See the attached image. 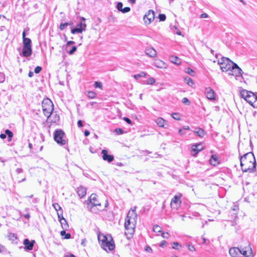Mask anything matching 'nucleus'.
I'll list each match as a JSON object with an SVG mask.
<instances>
[{
	"instance_id": "f257e3e1",
	"label": "nucleus",
	"mask_w": 257,
	"mask_h": 257,
	"mask_svg": "<svg viewBox=\"0 0 257 257\" xmlns=\"http://www.w3.org/2000/svg\"><path fill=\"white\" fill-rule=\"evenodd\" d=\"M241 170L244 172H253L256 168V162L251 152L246 153L240 158Z\"/></svg>"
},
{
	"instance_id": "f03ea898",
	"label": "nucleus",
	"mask_w": 257,
	"mask_h": 257,
	"mask_svg": "<svg viewBox=\"0 0 257 257\" xmlns=\"http://www.w3.org/2000/svg\"><path fill=\"white\" fill-rule=\"evenodd\" d=\"M138 218L137 214L133 211H128L124 223L125 234L128 238H132L135 232V228Z\"/></svg>"
},
{
	"instance_id": "7ed1b4c3",
	"label": "nucleus",
	"mask_w": 257,
	"mask_h": 257,
	"mask_svg": "<svg viewBox=\"0 0 257 257\" xmlns=\"http://www.w3.org/2000/svg\"><path fill=\"white\" fill-rule=\"evenodd\" d=\"M98 240L102 248L105 251H111L114 248V243L112 237L110 235L98 234Z\"/></svg>"
},
{
	"instance_id": "20e7f679",
	"label": "nucleus",
	"mask_w": 257,
	"mask_h": 257,
	"mask_svg": "<svg viewBox=\"0 0 257 257\" xmlns=\"http://www.w3.org/2000/svg\"><path fill=\"white\" fill-rule=\"evenodd\" d=\"M240 96L253 107L257 108V94L243 90L240 92Z\"/></svg>"
},
{
	"instance_id": "39448f33",
	"label": "nucleus",
	"mask_w": 257,
	"mask_h": 257,
	"mask_svg": "<svg viewBox=\"0 0 257 257\" xmlns=\"http://www.w3.org/2000/svg\"><path fill=\"white\" fill-rule=\"evenodd\" d=\"M218 64L220 66L221 70L223 72L229 73V71L233 67L235 64L233 62L231 61L229 59L226 57H222L218 60Z\"/></svg>"
},
{
	"instance_id": "423d86ee",
	"label": "nucleus",
	"mask_w": 257,
	"mask_h": 257,
	"mask_svg": "<svg viewBox=\"0 0 257 257\" xmlns=\"http://www.w3.org/2000/svg\"><path fill=\"white\" fill-rule=\"evenodd\" d=\"M42 110L44 115L49 118L53 111V104L51 100L46 99L42 101Z\"/></svg>"
},
{
	"instance_id": "0eeeda50",
	"label": "nucleus",
	"mask_w": 257,
	"mask_h": 257,
	"mask_svg": "<svg viewBox=\"0 0 257 257\" xmlns=\"http://www.w3.org/2000/svg\"><path fill=\"white\" fill-rule=\"evenodd\" d=\"M64 136L65 133L62 130H56L54 133V139L59 145H64L66 143V141L64 139Z\"/></svg>"
},
{
	"instance_id": "6e6552de",
	"label": "nucleus",
	"mask_w": 257,
	"mask_h": 257,
	"mask_svg": "<svg viewBox=\"0 0 257 257\" xmlns=\"http://www.w3.org/2000/svg\"><path fill=\"white\" fill-rule=\"evenodd\" d=\"M242 73L243 72L241 68L235 63L228 74L229 75L234 76L236 80L241 81L242 78Z\"/></svg>"
},
{
	"instance_id": "1a4fd4ad",
	"label": "nucleus",
	"mask_w": 257,
	"mask_h": 257,
	"mask_svg": "<svg viewBox=\"0 0 257 257\" xmlns=\"http://www.w3.org/2000/svg\"><path fill=\"white\" fill-rule=\"evenodd\" d=\"M81 20L82 21L80 22L79 24L77 25L76 28L71 29V32L72 34H81L83 31H85L86 27V24L85 23V19L83 17H82Z\"/></svg>"
},
{
	"instance_id": "9d476101",
	"label": "nucleus",
	"mask_w": 257,
	"mask_h": 257,
	"mask_svg": "<svg viewBox=\"0 0 257 257\" xmlns=\"http://www.w3.org/2000/svg\"><path fill=\"white\" fill-rule=\"evenodd\" d=\"M89 201L90 203L92 205V207L91 208V211L92 212H95V210H93V207L94 206H100L101 204L97 199V196L95 194H92L89 197Z\"/></svg>"
},
{
	"instance_id": "9b49d317",
	"label": "nucleus",
	"mask_w": 257,
	"mask_h": 257,
	"mask_svg": "<svg viewBox=\"0 0 257 257\" xmlns=\"http://www.w3.org/2000/svg\"><path fill=\"white\" fill-rule=\"evenodd\" d=\"M155 18L154 12L152 10H149L147 14L144 16V20L146 24H150Z\"/></svg>"
},
{
	"instance_id": "f8f14e48",
	"label": "nucleus",
	"mask_w": 257,
	"mask_h": 257,
	"mask_svg": "<svg viewBox=\"0 0 257 257\" xmlns=\"http://www.w3.org/2000/svg\"><path fill=\"white\" fill-rule=\"evenodd\" d=\"M240 254H242L244 257H251L252 256V251L249 245L243 248H240Z\"/></svg>"
},
{
	"instance_id": "ddd939ff",
	"label": "nucleus",
	"mask_w": 257,
	"mask_h": 257,
	"mask_svg": "<svg viewBox=\"0 0 257 257\" xmlns=\"http://www.w3.org/2000/svg\"><path fill=\"white\" fill-rule=\"evenodd\" d=\"M205 94L208 99L210 100H214L215 99V92L210 87H207L205 88Z\"/></svg>"
},
{
	"instance_id": "4468645a",
	"label": "nucleus",
	"mask_w": 257,
	"mask_h": 257,
	"mask_svg": "<svg viewBox=\"0 0 257 257\" xmlns=\"http://www.w3.org/2000/svg\"><path fill=\"white\" fill-rule=\"evenodd\" d=\"M58 217L61 224L62 227L64 230H67L68 227V224L66 220L63 217L62 213L61 214L59 212H57Z\"/></svg>"
},
{
	"instance_id": "2eb2a0df",
	"label": "nucleus",
	"mask_w": 257,
	"mask_h": 257,
	"mask_svg": "<svg viewBox=\"0 0 257 257\" xmlns=\"http://www.w3.org/2000/svg\"><path fill=\"white\" fill-rule=\"evenodd\" d=\"M182 196L181 194H179L178 195H176L174 196V197L172 199L171 202V205L172 208H176L177 207V204L178 203H181V197Z\"/></svg>"
},
{
	"instance_id": "dca6fc26",
	"label": "nucleus",
	"mask_w": 257,
	"mask_h": 257,
	"mask_svg": "<svg viewBox=\"0 0 257 257\" xmlns=\"http://www.w3.org/2000/svg\"><path fill=\"white\" fill-rule=\"evenodd\" d=\"M101 154L102 155V159L103 160L107 161L108 163H110L113 161V156L111 155H108L107 150H102L101 151Z\"/></svg>"
},
{
	"instance_id": "f3484780",
	"label": "nucleus",
	"mask_w": 257,
	"mask_h": 257,
	"mask_svg": "<svg viewBox=\"0 0 257 257\" xmlns=\"http://www.w3.org/2000/svg\"><path fill=\"white\" fill-rule=\"evenodd\" d=\"M145 53L148 56L151 58H154L157 56V52L155 49L151 47L146 48Z\"/></svg>"
},
{
	"instance_id": "a211bd4d",
	"label": "nucleus",
	"mask_w": 257,
	"mask_h": 257,
	"mask_svg": "<svg viewBox=\"0 0 257 257\" xmlns=\"http://www.w3.org/2000/svg\"><path fill=\"white\" fill-rule=\"evenodd\" d=\"M203 149V147L201 144L194 145L192 147V152L194 153L193 156H196L197 153Z\"/></svg>"
},
{
	"instance_id": "6ab92c4d",
	"label": "nucleus",
	"mask_w": 257,
	"mask_h": 257,
	"mask_svg": "<svg viewBox=\"0 0 257 257\" xmlns=\"http://www.w3.org/2000/svg\"><path fill=\"white\" fill-rule=\"evenodd\" d=\"M154 65L156 67L161 69H166L168 67L166 63L160 59L155 60Z\"/></svg>"
},
{
	"instance_id": "aec40b11",
	"label": "nucleus",
	"mask_w": 257,
	"mask_h": 257,
	"mask_svg": "<svg viewBox=\"0 0 257 257\" xmlns=\"http://www.w3.org/2000/svg\"><path fill=\"white\" fill-rule=\"evenodd\" d=\"M229 254L232 257H237L240 253V248L238 247H231L229 250Z\"/></svg>"
},
{
	"instance_id": "412c9836",
	"label": "nucleus",
	"mask_w": 257,
	"mask_h": 257,
	"mask_svg": "<svg viewBox=\"0 0 257 257\" xmlns=\"http://www.w3.org/2000/svg\"><path fill=\"white\" fill-rule=\"evenodd\" d=\"M32 53V47L23 46L22 53L24 57H28L31 55Z\"/></svg>"
},
{
	"instance_id": "4be33fe9",
	"label": "nucleus",
	"mask_w": 257,
	"mask_h": 257,
	"mask_svg": "<svg viewBox=\"0 0 257 257\" xmlns=\"http://www.w3.org/2000/svg\"><path fill=\"white\" fill-rule=\"evenodd\" d=\"M35 241L33 240L31 242L28 239H25L24 241V244L25 245V249L28 250H31L33 249L34 243Z\"/></svg>"
},
{
	"instance_id": "5701e85b",
	"label": "nucleus",
	"mask_w": 257,
	"mask_h": 257,
	"mask_svg": "<svg viewBox=\"0 0 257 257\" xmlns=\"http://www.w3.org/2000/svg\"><path fill=\"white\" fill-rule=\"evenodd\" d=\"M123 4L121 2H118L116 5V9L122 13H126L131 11V9L129 7H125L122 8Z\"/></svg>"
},
{
	"instance_id": "b1692460",
	"label": "nucleus",
	"mask_w": 257,
	"mask_h": 257,
	"mask_svg": "<svg viewBox=\"0 0 257 257\" xmlns=\"http://www.w3.org/2000/svg\"><path fill=\"white\" fill-rule=\"evenodd\" d=\"M77 194L80 198L84 197L86 193V189L83 187L80 186L77 188Z\"/></svg>"
},
{
	"instance_id": "393cba45",
	"label": "nucleus",
	"mask_w": 257,
	"mask_h": 257,
	"mask_svg": "<svg viewBox=\"0 0 257 257\" xmlns=\"http://www.w3.org/2000/svg\"><path fill=\"white\" fill-rule=\"evenodd\" d=\"M169 60L172 63L177 65H179L181 63L180 59L176 56H171L169 57Z\"/></svg>"
},
{
	"instance_id": "a878e982",
	"label": "nucleus",
	"mask_w": 257,
	"mask_h": 257,
	"mask_svg": "<svg viewBox=\"0 0 257 257\" xmlns=\"http://www.w3.org/2000/svg\"><path fill=\"white\" fill-rule=\"evenodd\" d=\"M218 158L217 155H212L209 160L210 164L213 166L217 165L219 163V162L218 161Z\"/></svg>"
},
{
	"instance_id": "bb28decb",
	"label": "nucleus",
	"mask_w": 257,
	"mask_h": 257,
	"mask_svg": "<svg viewBox=\"0 0 257 257\" xmlns=\"http://www.w3.org/2000/svg\"><path fill=\"white\" fill-rule=\"evenodd\" d=\"M194 132L197 136L200 138L203 137L206 134L205 131L201 128H196Z\"/></svg>"
},
{
	"instance_id": "cd10ccee",
	"label": "nucleus",
	"mask_w": 257,
	"mask_h": 257,
	"mask_svg": "<svg viewBox=\"0 0 257 257\" xmlns=\"http://www.w3.org/2000/svg\"><path fill=\"white\" fill-rule=\"evenodd\" d=\"M155 122L159 126L161 127H165V123L166 121L163 118L159 117L156 119Z\"/></svg>"
},
{
	"instance_id": "c85d7f7f",
	"label": "nucleus",
	"mask_w": 257,
	"mask_h": 257,
	"mask_svg": "<svg viewBox=\"0 0 257 257\" xmlns=\"http://www.w3.org/2000/svg\"><path fill=\"white\" fill-rule=\"evenodd\" d=\"M23 46L27 47H32V41L29 38L24 39L23 40Z\"/></svg>"
},
{
	"instance_id": "c756f323",
	"label": "nucleus",
	"mask_w": 257,
	"mask_h": 257,
	"mask_svg": "<svg viewBox=\"0 0 257 257\" xmlns=\"http://www.w3.org/2000/svg\"><path fill=\"white\" fill-rule=\"evenodd\" d=\"M5 133L8 136V141L11 142L14 135L13 132L9 130H6Z\"/></svg>"
},
{
	"instance_id": "7c9ffc66",
	"label": "nucleus",
	"mask_w": 257,
	"mask_h": 257,
	"mask_svg": "<svg viewBox=\"0 0 257 257\" xmlns=\"http://www.w3.org/2000/svg\"><path fill=\"white\" fill-rule=\"evenodd\" d=\"M146 76V73L145 72L142 71V72H141L139 74H137L134 75V77L136 79L138 80V79H140L141 77H145Z\"/></svg>"
},
{
	"instance_id": "2f4dec72",
	"label": "nucleus",
	"mask_w": 257,
	"mask_h": 257,
	"mask_svg": "<svg viewBox=\"0 0 257 257\" xmlns=\"http://www.w3.org/2000/svg\"><path fill=\"white\" fill-rule=\"evenodd\" d=\"M185 81L187 83V84L190 86H192L194 84L193 80L190 77H185Z\"/></svg>"
},
{
	"instance_id": "473e14b6",
	"label": "nucleus",
	"mask_w": 257,
	"mask_h": 257,
	"mask_svg": "<svg viewBox=\"0 0 257 257\" xmlns=\"http://www.w3.org/2000/svg\"><path fill=\"white\" fill-rule=\"evenodd\" d=\"M93 86L95 88H98L101 90L103 88L102 84L101 82L95 81L94 83Z\"/></svg>"
},
{
	"instance_id": "72a5a7b5",
	"label": "nucleus",
	"mask_w": 257,
	"mask_h": 257,
	"mask_svg": "<svg viewBox=\"0 0 257 257\" xmlns=\"http://www.w3.org/2000/svg\"><path fill=\"white\" fill-rule=\"evenodd\" d=\"M60 234L62 236L64 235L65 239H69L71 237V234L70 233H66L65 230L61 231Z\"/></svg>"
},
{
	"instance_id": "f704fd0d",
	"label": "nucleus",
	"mask_w": 257,
	"mask_h": 257,
	"mask_svg": "<svg viewBox=\"0 0 257 257\" xmlns=\"http://www.w3.org/2000/svg\"><path fill=\"white\" fill-rule=\"evenodd\" d=\"M68 49H66L67 53L69 55H72L77 50V47L76 46H73L70 50H68Z\"/></svg>"
},
{
	"instance_id": "c9c22d12",
	"label": "nucleus",
	"mask_w": 257,
	"mask_h": 257,
	"mask_svg": "<svg viewBox=\"0 0 257 257\" xmlns=\"http://www.w3.org/2000/svg\"><path fill=\"white\" fill-rule=\"evenodd\" d=\"M96 94L92 91H88L87 93V96L91 99L95 98Z\"/></svg>"
},
{
	"instance_id": "e433bc0d",
	"label": "nucleus",
	"mask_w": 257,
	"mask_h": 257,
	"mask_svg": "<svg viewBox=\"0 0 257 257\" xmlns=\"http://www.w3.org/2000/svg\"><path fill=\"white\" fill-rule=\"evenodd\" d=\"M53 206L54 207V208H55V209L56 210V211H61V213L62 212V208H61V207L59 205V204L58 203H54L53 204Z\"/></svg>"
},
{
	"instance_id": "4c0bfd02",
	"label": "nucleus",
	"mask_w": 257,
	"mask_h": 257,
	"mask_svg": "<svg viewBox=\"0 0 257 257\" xmlns=\"http://www.w3.org/2000/svg\"><path fill=\"white\" fill-rule=\"evenodd\" d=\"M155 82L156 80L153 77H150L146 82V84L153 85Z\"/></svg>"
},
{
	"instance_id": "58836bf2",
	"label": "nucleus",
	"mask_w": 257,
	"mask_h": 257,
	"mask_svg": "<svg viewBox=\"0 0 257 257\" xmlns=\"http://www.w3.org/2000/svg\"><path fill=\"white\" fill-rule=\"evenodd\" d=\"M70 24L68 23H61L60 25L59 26V28L61 30H63L65 29Z\"/></svg>"
},
{
	"instance_id": "ea45409f",
	"label": "nucleus",
	"mask_w": 257,
	"mask_h": 257,
	"mask_svg": "<svg viewBox=\"0 0 257 257\" xmlns=\"http://www.w3.org/2000/svg\"><path fill=\"white\" fill-rule=\"evenodd\" d=\"M153 230L155 232H160L161 231V227L158 225H154Z\"/></svg>"
},
{
	"instance_id": "a19ab883",
	"label": "nucleus",
	"mask_w": 257,
	"mask_h": 257,
	"mask_svg": "<svg viewBox=\"0 0 257 257\" xmlns=\"http://www.w3.org/2000/svg\"><path fill=\"white\" fill-rule=\"evenodd\" d=\"M185 72L191 75H194V71L190 68H186L185 69Z\"/></svg>"
},
{
	"instance_id": "79ce46f5",
	"label": "nucleus",
	"mask_w": 257,
	"mask_h": 257,
	"mask_svg": "<svg viewBox=\"0 0 257 257\" xmlns=\"http://www.w3.org/2000/svg\"><path fill=\"white\" fill-rule=\"evenodd\" d=\"M5 80V75L3 72H0V83H3Z\"/></svg>"
},
{
	"instance_id": "37998d69",
	"label": "nucleus",
	"mask_w": 257,
	"mask_h": 257,
	"mask_svg": "<svg viewBox=\"0 0 257 257\" xmlns=\"http://www.w3.org/2000/svg\"><path fill=\"white\" fill-rule=\"evenodd\" d=\"M114 132L118 135H121L123 133V131L120 128H115Z\"/></svg>"
},
{
	"instance_id": "c03bdc74",
	"label": "nucleus",
	"mask_w": 257,
	"mask_h": 257,
	"mask_svg": "<svg viewBox=\"0 0 257 257\" xmlns=\"http://www.w3.org/2000/svg\"><path fill=\"white\" fill-rule=\"evenodd\" d=\"M166 17L165 14H159V19L160 21H164L166 20Z\"/></svg>"
},
{
	"instance_id": "a18cd8bd",
	"label": "nucleus",
	"mask_w": 257,
	"mask_h": 257,
	"mask_svg": "<svg viewBox=\"0 0 257 257\" xmlns=\"http://www.w3.org/2000/svg\"><path fill=\"white\" fill-rule=\"evenodd\" d=\"M172 117L176 120H180V118L179 114L177 113H174L172 114Z\"/></svg>"
},
{
	"instance_id": "49530a36",
	"label": "nucleus",
	"mask_w": 257,
	"mask_h": 257,
	"mask_svg": "<svg viewBox=\"0 0 257 257\" xmlns=\"http://www.w3.org/2000/svg\"><path fill=\"white\" fill-rule=\"evenodd\" d=\"M182 102L186 105H188L190 104V101H189V99L186 97H184L183 98Z\"/></svg>"
},
{
	"instance_id": "de8ad7c7",
	"label": "nucleus",
	"mask_w": 257,
	"mask_h": 257,
	"mask_svg": "<svg viewBox=\"0 0 257 257\" xmlns=\"http://www.w3.org/2000/svg\"><path fill=\"white\" fill-rule=\"evenodd\" d=\"M177 246H181L177 242H174L173 243L172 248L173 249H178L179 248L177 247Z\"/></svg>"
},
{
	"instance_id": "09e8293b",
	"label": "nucleus",
	"mask_w": 257,
	"mask_h": 257,
	"mask_svg": "<svg viewBox=\"0 0 257 257\" xmlns=\"http://www.w3.org/2000/svg\"><path fill=\"white\" fill-rule=\"evenodd\" d=\"M188 248L191 251H195V247L194 246V245H193L192 244H188Z\"/></svg>"
},
{
	"instance_id": "8fccbe9b",
	"label": "nucleus",
	"mask_w": 257,
	"mask_h": 257,
	"mask_svg": "<svg viewBox=\"0 0 257 257\" xmlns=\"http://www.w3.org/2000/svg\"><path fill=\"white\" fill-rule=\"evenodd\" d=\"M75 43V42L74 41H68L67 42V43H66V49H68L69 47L71 45L74 44Z\"/></svg>"
},
{
	"instance_id": "3c124183",
	"label": "nucleus",
	"mask_w": 257,
	"mask_h": 257,
	"mask_svg": "<svg viewBox=\"0 0 257 257\" xmlns=\"http://www.w3.org/2000/svg\"><path fill=\"white\" fill-rule=\"evenodd\" d=\"M123 119L126 121L127 123L130 124H132V120L128 118V117H124L123 118Z\"/></svg>"
},
{
	"instance_id": "603ef678",
	"label": "nucleus",
	"mask_w": 257,
	"mask_h": 257,
	"mask_svg": "<svg viewBox=\"0 0 257 257\" xmlns=\"http://www.w3.org/2000/svg\"><path fill=\"white\" fill-rule=\"evenodd\" d=\"M42 68L40 66H37L35 68V72L37 74L40 73V72L41 71Z\"/></svg>"
},
{
	"instance_id": "864d4df0",
	"label": "nucleus",
	"mask_w": 257,
	"mask_h": 257,
	"mask_svg": "<svg viewBox=\"0 0 257 257\" xmlns=\"http://www.w3.org/2000/svg\"><path fill=\"white\" fill-rule=\"evenodd\" d=\"M162 236L164 238H168L169 237V234L167 232H164L162 234Z\"/></svg>"
},
{
	"instance_id": "5fc2aeb1",
	"label": "nucleus",
	"mask_w": 257,
	"mask_h": 257,
	"mask_svg": "<svg viewBox=\"0 0 257 257\" xmlns=\"http://www.w3.org/2000/svg\"><path fill=\"white\" fill-rule=\"evenodd\" d=\"M200 18H207L208 17V15L206 13L202 14L200 16Z\"/></svg>"
},
{
	"instance_id": "6e6d98bb",
	"label": "nucleus",
	"mask_w": 257,
	"mask_h": 257,
	"mask_svg": "<svg viewBox=\"0 0 257 257\" xmlns=\"http://www.w3.org/2000/svg\"><path fill=\"white\" fill-rule=\"evenodd\" d=\"M166 244V241L165 240H163L161 242L160 246L162 247H164Z\"/></svg>"
},
{
	"instance_id": "4d7b16f0",
	"label": "nucleus",
	"mask_w": 257,
	"mask_h": 257,
	"mask_svg": "<svg viewBox=\"0 0 257 257\" xmlns=\"http://www.w3.org/2000/svg\"><path fill=\"white\" fill-rule=\"evenodd\" d=\"M77 125L79 127H82L83 126L82 121L81 120H79L77 122Z\"/></svg>"
},
{
	"instance_id": "13d9d810",
	"label": "nucleus",
	"mask_w": 257,
	"mask_h": 257,
	"mask_svg": "<svg viewBox=\"0 0 257 257\" xmlns=\"http://www.w3.org/2000/svg\"><path fill=\"white\" fill-rule=\"evenodd\" d=\"M16 171L18 174H20L23 172V169L21 168H17Z\"/></svg>"
},
{
	"instance_id": "bf43d9fd",
	"label": "nucleus",
	"mask_w": 257,
	"mask_h": 257,
	"mask_svg": "<svg viewBox=\"0 0 257 257\" xmlns=\"http://www.w3.org/2000/svg\"><path fill=\"white\" fill-rule=\"evenodd\" d=\"M64 257H76L74 255L71 253L65 254Z\"/></svg>"
},
{
	"instance_id": "052dcab7",
	"label": "nucleus",
	"mask_w": 257,
	"mask_h": 257,
	"mask_svg": "<svg viewBox=\"0 0 257 257\" xmlns=\"http://www.w3.org/2000/svg\"><path fill=\"white\" fill-rule=\"evenodd\" d=\"M9 237L10 238L13 237V238H14L15 239L17 238V236L14 233H10V235H9Z\"/></svg>"
},
{
	"instance_id": "680f3d73",
	"label": "nucleus",
	"mask_w": 257,
	"mask_h": 257,
	"mask_svg": "<svg viewBox=\"0 0 257 257\" xmlns=\"http://www.w3.org/2000/svg\"><path fill=\"white\" fill-rule=\"evenodd\" d=\"M6 134H1L0 135V138L2 139H4L6 138Z\"/></svg>"
},
{
	"instance_id": "e2e57ef3",
	"label": "nucleus",
	"mask_w": 257,
	"mask_h": 257,
	"mask_svg": "<svg viewBox=\"0 0 257 257\" xmlns=\"http://www.w3.org/2000/svg\"><path fill=\"white\" fill-rule=\"evenodd\" d=\"M128 2L132 5H134L136 3V0H127Z\"/></svg>"
},
{
	"instance_id": "0e129e2a",
	"label": "nucleus",
	"mask_w": 257,
	"mask_h": 257,
	"mask_svg": "<svg viewBox=\"0 0 257 257\" xmlns=\"http://www.w3.org/2000/svg\"><path fill=\"white\" fill-rule=\"evenodd\" d=\"M146 250L148 252H152V249L150 246H147L146 248Z\"/></svg>"
},
{
	"instance_id": "69168bd1",
	"label": "nucleus",
	"mask_w": 257,
	"mask_h": 257,
	"mask_svg": "<svg viewBox=\"0 0 257 257\" xmlns=\"http://www.w3.org/2000/svg\"><path fill=\"white\" fill-rule=\"evenodd\" d=\"M89 134H90V132L88 131H87V130L85 131V132H84V135L86 137L89 136Z\"/></svg>"
},
{
	"instance_id": "338daca9",
	"label": "nucleus",
	"mask_w": 257,
	"mask_h": 257,
	"mask_svg": "<svg viewBox=\"0 0 257 257\" xmlns=\"http://www.w3.org/2000/svg\"><path fill=\"white\" fill-rule=\"evenodd\" d=\"M182 130L183 129H180L178 131V133L180 135H184L185 134V133H183Z\"/></svg>"
},
{
	"instance_id": "774afa93",
	"label": "nucleus",
	"mask_w": 257,
	"mask_h": 257,
	"mask_svg": "<svg viewBox=\"0 0 257 257\" xmlns=\"http://www.w3.org/2000/svg\"><path fill=\"white\" fill-rule=\"evenodd\" d=\"M137 207L135 206L134 208H132L131 210H130L129 211H133L135 214H137L136 210Z\"/></svg>"
}]
</instances>
